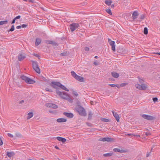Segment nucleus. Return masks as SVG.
Masks as SVG:
<instances>
[{"label":"nucleus","mask_w":160,"mask_h":160,"mask_svg":"<svg viewBox=\"0 0 160 160\" xmlns=\"http://www.w3.org/2000/svg\"><path fill=\"white\" fill-rule=\"evenodd\" d=\"M57 94L64 99L67 100L69 102H72V100L70 98L69 95L65 92H61L58 90H56Z\"/></svg>","instance_id":"obj_1"},{"label":"nucleus","mask_w":160,"mask_h":160,"mask_svg":"<svg viewBox=\"0 0 160 160\" xmlns=\"http://www.w3.org/2000/svg\"><path fill=\"white\" fill-rule=\"evenodd\" d=\"M51 85L53 88H57L58 87H60L62 89L67 91H69V90L64 85L60 83L57 82H52Z\"/></svg>","instance_id":"obj_2"},{"label":"nucleus","mask_w":160,"mask_h":160,"mask_svg":"<svg viewBox=\"0 0 160 160\" xmlns=\"http://www.w3.org/2000/svg\"><path fill=\"white\" fill-rule=\"evenodd\" d=\"M71 73L72 76L76 80L81 82H83L84 81V79L83 77L77 75L74 71H72Z\"/></svg>","instance_id":"obj_3"},{"label":"nucleus","mask_w":160,"mask_h":160,"mask_svg":"<svg viewBox=\"0 0 160 160\" xmlns=\"http://www.w3.org/2000/svg\"><path fill=\"white\" fill-rule=\"evenodd\" d=\"M21 78L22 79L24 80L25 82L27 83L32 84H33L35 82V81L33 80L32 79L24 75L21 76Z\"/></svg>","instance_id":"obj_4"},{"label":"nucleus","mask_w":160,"mask_h":160,"mask_svg":"<svg viewBox=\"0 0 160 160\" xmlns=\"http://www.w3.org/2000/svg\"><path fill=\"white\" fill-rule=\"evenodd\" d=\"M76 109L80 115L83 116H86V113L85 110L82 107L78 106L77 107Z\"/></svg>","instance_id":"obj_5"},{"label":"nucleus","mask_w":160,"mask_h":160,"mask_svg":"<svg viewBox=\"0 0 160 160\" xmlns=\"http://www.w3.org/2000/svg\"><path fill=\"white\" fill-rule=\"evenodd\" d=\"M32 65L33 69L38 73H40V70L38 67L37 62H36L32 61Z\"/></svg>","instance_id":"obj_6"},{"label":"nucleus","mask_w":160,"mask_h":160,"mask_svg":"<svg viewBox=\"0 0 160 160\" xmlns=\"http://www.w3.org/2000/svg\"><path fill=\"white\" fill-rule=\"evenodd\" d=\"M79 27V25L77 23H73L70 25V29L73 32Z\"/></svg>","instance_id":"obj_7"},{"label":"nucleus","mask_w":160,"mask_h":160,"mask_svg":"<svg viewBox=\"0 0 160 160\" xmlns=\"http://www.w3.org/2000/svg\"><path fill=\"white\" fill-rule=\"evenodd\" d=\"M135 87L137 88L142 90H145L147 88L146 86L144 84L140 85L138 84H137L135 85Z\"/></svg>","instance_id":"obj_8"},{"label":"nucleus","mask_w":160,"mask_h":160,"mask_svg":"<svg viewBox=\"0 0 160 160\" xmlns=\"http://www.w3.org/2000/svg\"><path fill=\"white\" fill-rule=\"evenodd\" d=\"M108 42L110 45L112 46V49L113 51H115V42L114 41L108 39Z\"/></svg>","instance_id":"obj_9"},{"label":"nucleus","mask_w":160,"mask_h":160,"mask_svg":"<svg viewBox=\"0 0 160 160\" xmlns=\"http://www.w3.org/2000/svg\"><path fill=\"white\" fill-rule=\"evenodd\" d=\"M142 117L148 120H152L154 119V118L152 116L148 115L143 114Z\"/></svg>","instance_id":"obj_10"},{"label":"nucleus","mask_w":160,"mask_h":160,"mask_svg":"<svg viewBox=\"0 0 160 160\" xmlns=\"http://www.w3.org/2000/svg\"><path fill=\"white\" fill-rule=\"evenodd\" d=\"M112 140V139L111 138L108 137L101 138L99 139V141L102 142L107 141L109 142L111 141Z\"/></svg>","instance_id":"obj_11"},{"label":"nucleus","mask_w":160,"mask_h":160,"mask_svg":"<svg viewBox=\"0 0 160 160\" xmlns=\"http://www.w3.org/2000/svg\"><path fill=\"white\" fill-rule=\"evenodd\" d=\"M139 14L138 11H134L132 13V17L133 19H136L138 16Z\"/></svg>","instance_id":"obj_12"},{"label":"nucleus","mask_w":160,"mask_h":160,"mask_svg":"<svg viewBox=\"0 0 160 160\" xmlns=\"http://www.w3.org/2000/svg\"><path fill=\"white\" fill-rule=\"evenodd\" d=\"M26 58L24 53L19 54L18 56V59L20 61L23 60Z\"/></svg>","instance_id":"obj_13"},{"label":"nucleus","mask_w":160,"mask_h":160,"mask_svg":"<svg viewBox=\"0 0 160 160\" xmlns=\"http://www.w3.org/2000/svg\"><path fill=\"white\" fill-rule=\"evenodd\" d=\"M112 112L113 116L116 118L117 121L118 122L120 119L119 115L116 112H115L113 111H112Z\"/></svg>","instance_id":"obj_14"},{"label":"nucleus","mask_w":160,"mask_h":160,"mask_svg":"<svg viewBox=\"0 0 160 160\" xmlns=\"http://www.w3.org/2000/svg\"><path fill=\"white\" fill-rule=\"evenodd\" d=\"M56 138L58 141L62 142L63 143H64L66 141V139L65 138L60 137H58Z\"/></svg>","instance_id":"obj_15"},{"label":"nucleus","mask_w":160,"mask_h":160,"mask_svg":"<svg viewBox=\"0 0 160 160\" xmlns=\"http://www.w3.org/2000/svg\"><path fill=\"white\" fill-rule=\"evenodd\" d=\"M64 114L69 118H72L73 117V115L72 113L64 112Z\"/></svg>","instance_id":"obj_16"},{"label":"nucleus","mask_w":160,"mask_h":160,"mask_svg":"<svg viewBox=\"0 0 160 160\" xmlns=\"http://www.w3.org/2000/svg\"><path fill=\"white\" fill-rule=\"evenodd\" d=\"M57 121L58 122H66L67 119L64 118H59L57 119Z\"/></svg>","instance_id":"obj_17"},{"label":"nucleus","mask_w":160,"mask_h":160,"mask_svg":"<svg viewBox=\"0 0 160 160\" xmlns=\"http://www.w3.org/2000/svg\"><path fill=\"white\" fill-rule=\"evenodd\" d=\"M111 74L112 76L114 78H118L119 76V75L118 73L115 72H112L111 73Z\"/></svg>","instance_id":"obj_18"},{"label":"nucleus","mask_w":160,"mask_h":160,"mask_svg":"<svg viewBox=\"0 0 160 160\" xmlns=\"http://www.w3.org/2000/svg\"><path fill=\"white\" fill-rule=\"evenodd\" d=\"M41 40L40 39L37 38L36 39L35 42V45L36 46L38 45L41 42Z\"/></svg>","instance_id":"obj_19"},{"label":"nucleus","mask_w":160,"mask_h":160,"mask_svg":"<svg viewBox=\"0 0 160 160\" xmlns=\"http://www.w3.org/2000/svg\"><path fill=\"white\" fill-rule=\"evenodd\" d=\"M7 155L9 157H11L14 156L15 153L13 152H7Z\"/></svg>","instance_id":"obj_20"},{"label":"nucleus","mask_w":160,"mask_h":160,"mask_svg":"<svg viewBox=\"0 0 160 160\" xmlns=\"http://www.w3.org/2000/svg\"><path fill=\"white\" fill-rule=\"evenodd\" d=\"M33 116V113L32 112H29L28 114V116L27 117V119H29L32 118Z\"/></svg>","instance_id":"obj_21"},{"label":"nucleus","mask_w":160,"mask_h":160,"mask_svg":"<svg viewBox=\"0 0 160 160\" xmlns=\"http://www.w3.org/2000/svg\"><path fill=\"white\" fill-rule=\"evenodd\" d=\"M113 151L116 152H123L124 151L123 150H120L118 148H115L113 149Z\"/></svg>","instance_id":"obj_22"},{"label":"nucleus","mask_w":160,"mask_h":160,"mask_svg":"<svg viewBox=\"0 0 160 160\" xmlns=\"http://www.w3.org/2000/svg\"><path fill=\"white\" fill-rule=\"evenodd\" d=\"M49 106L53 108H58V106L55 104L53 103H50Z\"/></svg>","instance_id":"obj_23"},{"label":"nucleus","mask_w":160,"mask_h":160,"mask_svg":"<svg viewBox=\"0 0 160 160\" xmlns=\"http://www.w3.org/2000/svg\"><path fill=\"white\" fill-rule=\"evenodd\" d=\"M112 2L111 0H106L105 3L108 6H109L111 5Z\"/></svg>","instance_id":"obj_24"},{"label":"nucleus","mask_w":160,"mask_h":160,"mask_svg":"<svg viewBox=\"0 0 160 160\" xmlns=\"http://www.w3.org/2000/svg\"><path fill=\"white\" fill-rule=\"evenodd\" d=\"M46 43L48 44H52L54 45L56 43L52 41H46Z\"/></svg>","instance_id":"obj_25"},{"label":"nucleus","mask_w":160,"mask_h":160,"mask_svg":"<svg viewBox=\"0 0 160 160\" xmlns=\"http://www.w3.org/2000/svg\"><path fill=\"white\" fill-rule=\"evenodd\" d=\"M7 22L8 21L7 20L1 21L0 22V25L7 24Z\"/></svg>","instance_id":"obj_26"},{"label":"nucleus","mask_w":160,"mask_h":160,"mask_svg":"<svg viewBox=\"0 0 160 160\" xmlns=\"http://www.w3.org/2000/svg\"><path fill=\"white\" fill-rule=\"evenodd\" d=\"M112 155V153H110L104 154L103 156L105 157H110Z\"/></svg>","instance_id":"obj_27"},{"label":"nucleus","mask_w":160,"mask_h":160,"mask_svg":"<svg viewBox=\"0 0 160 160\" xmlns=\"http://www.w3.org/2000/svg\"><path fill=\"white\" fill-rule=\"evenodd\" d=\"M143 33L145 34H147L148 33V30L147 28H145L144 29Z\"/></svg>","instance_id":"obj_28"},{"label":"nucleus","mask_w":160,"mask_h":160,"mask_svg":"<svg viewBox=\"0 0 160 160\" xmlns=\"http://www.w3.org/2000/svg\"><path fill=\"white\" fill-rule=\"evenodd\" d=\"M106 12L108 13L110 15H112V13L111 12V10L110 9H107L106 10Z\"/></svg>","instance_id":"obj_29"},{"label":"nucleus","mask_w":160,"mask_h":160,"mask_svg":"<svg viewBox=\"0 0 160 160\" xmlns=\"http://www.w3.org/2000/svg\"><path fill=\"white\" fill-rule=\"evenodd\" d=\"M14 26L13 25H12L11 28L9 29V31L12 32L14 30Z\"/></svg>","instance_id":"obj_30"},{"label":"nucleus","mask_w":160,"mask_h":160,"mask_svg":"<svg viewBox=\"0 0 160 160\" xmlns=\"http://www.w3.org/2000/svg\"><path fill=\"white\" fill-rule=\"evenodd\" d=\"M145 15L144 14H142L141 15L140 18L141 19H143L145 18Z\"/></svg>","instance_id":"obj_31"},{"label":"nucleus","mask_w":160,"mask_h":160,"mask_svg":"<svg viewBox=\"0 0 160 160\" xmlns=\"http://www.w3.org/2000/svg\"><path fill=\"white\" fill-rule=\"evenodd\" d=\"M7 135H8V137H9L10 138H13V136L12 134L11 133H8L7 134Z\"/></svg>","instance_id":"obj_32"},{"label":"nucleus","mask_w":160,"mask_h":160,"mask_svg":"<svg viewBox=\"0 0 160 160\" xmlns=\"http://www.w3.org/2000/svg\"><path fill=\"white\" fill-rule=\"evenodd\" d=\"M152 99H153V101L154 102H157L158 100V98H153Z\"/></svg>","instance_id":"obj_33"},{"label":"nucleus","mask_w":160,"mask_h":160,"mask_svg":"<svg viewBox=\"0 0 160 160\" xmlns=\"http://www.w3.org/2000/svg\"><path fill=\"white\" fill-rule=\"evenodd\" d=\"M102 120L105 122H108L109 121V120L106 118H102Z\"/></svg>","instance_id":"obj_34"},{"label":"nucleus","mask_w":160,"mask_h":160,"mask_svg":"<svg viewBox=\"0 0 160 160\" xmlns=\"http://www.w3.org/2000/svg\"><path fill=\"white\" fill-rule=\"evenodd\" d=\"M73 94L76 96H77L78 95V93L76 91H73Z\"/></svg>","instance_id":"obj_35"},{"label":"nucleus","mask_w":160,"mask_h":160,"mask_svg":"<svg viewBox=\"0 0 160 160\" xmlns=\"http://www.w3.org/2000/svg\"><path fill=\"white\" fill-rule=\"evenodd\" d=\"M84 50L86 51H88L89 50V49L88 47H85L84 48Z\"/></svg>","instance_id":"obj_36"},{"label":"nucleus","mask_w":160,"mask_h":160,"mask_svg":"<svg viewBox=\"0 0 160 160\" xmlns=\"http://www.w3.org/2000/svg\"><path fill=\"white\" fill-rule=\"evenodd\" d=\"M21 18V16L20 15H18L17 17H16L14 19L16 20L17 19H20Z\"/></svg>","instance_id":"obj_37"},{"label":"nucleus","mask_w":160,"mask_h":160,"mask_svg":"<svg viewBox=\"0 0 160 160\" xmlns=\"http://www.w3.org/2000/svg\"><path fill=\"white\" fill-rule=\"evenodd\" d=\"M46 91H49V92H52V90L51 89H50L49 88H46Z\"/></svg>","instance_id":"obj_38"},{"label":"nucleus","mask_w":160,"mask_h":160,"mask_svg":"<svg viewBox=\"0 0 160 160\" xmlns=\"http://www.w3.org/2000/svg\"><path fill=\"white\" fill-rule=\"evenodd\" d=\"M139 79V81L140 82V83H142L143 82V80L142 79L138 78Z\"/></svg>","instance_id":"obj_39"},{"label":"nucleus","mask_w":160,"mask_h":160,"mask_svg":"<svg viewBox=\"0 0 160 160\" xmlns=\"http://www.w3.org/2000/svg\"><path fill=\"white\" fill-rule=\"evenodd\" d=\"M27 26V25H26V24H23L21 26V27H22V28H26Z\"/></svg>","instance_id":"obj_40"},{"label":"nucleus","mask_w":160,"mask_h":160,"mask_svg":"<svg viewBox=\"0 0 160 160\" xmlns=\"http://www.w3.org/2000/svg\"><path fill=\"white\" fill-rule=\"evenodd\" d=\"M109 85L111 86L112 87H115V86H116V84H109Z\"/></svg>","instance_id":"obj_41"},{"label":"nucleus","mask_w":160,"mask_h":160,"mask_svg":"<svg viewBox=\"0 0 160 160\" xmlns=\"http://www.w3.org/2000/svg\"><path fill=\"white\" fill-rule=\"evenodd\" d=\"M126 84L125 83H122L121 84L120 86L121 87H124V86Z\"/></svg>","instance_id":"obj_42"},{"label":"nucleus","mask_w":160,"mask_h":160,"mask_svg":"<svg viewBox=\"0 0 160 160\" xmlns=\"http://www.w3.org/2000/svg\"><path fill=\"white\" fill-rule=\"evenodd\" d=\"M92 115V113L91 112H89V117L90 118V117H91Z\"/></svg>","instance_id":"obj_43"},{"label":"nucleus","mask_w":160,"mask_h":160,"mask_svg":"<svg viewBox=\"0 0 160 160\" xmlns=\"http://www.w3.org/2000/svg\"><path fill=\"white\" fill-rule=\"evenodd\" d=\"M21 27V26H17V27H16V28L17 29H19Z\"/></svg>","instance_id":"obj_44"},{"label":"nucleus","mask_w":160,"mask_h":160,"mask_svg":"<svg viewBox=\"0 0 160 160\" xmlns=\"http://www.w3.org/2000/svg\"><path fill=\"white\" fill-rule=\"evenodd\" d=\"M28 1L29 2H31L32 3H33V2H34V0H28Z\"/></svg>","instance_id":"obj_45"},{"label":"nucleus","mask_w":160,"mask_h":160,"mask_svg":"<svg viewBox=\"0 0 160 160\" xmlns=\"http://www.w3.org/2000/svg\"><path fill=\"white\" fill-rule=\"evenodd\" d=\"M15 20L14 19L12 22V23L13 24V23H15Z\"/></svg>","instance_id":"obj_46"},{"label":"nucleus","mask_w":160,"mask_h":160,"mask_svg":"<svg viewBox=\"0 0 160 160\" xmlns=\"http://www.w3.org/2000/svg\"><path fill=\"white\" fill-rule=\"evenodd\" d=\"M34 56H36V57H39V56L38 54H34Z\"/></svg>","instance_id":"obj_47"},{"label":"nucleus","mask_w":160,"mask_h":160,"mask_svg":"<svg viewBox=\"0 0 160 160\" xmlns=\"http://www.w3.org/2000/svg\"><path fill=\"white\" fill-rule=\"evenodd\" d=\"M116 86L117 87V88H119L120 87V86H119V85L118 84H116V86Z\"/></svg>","instance_id":"obj_48"},{"label":"nucleus","mask_w":160,"mask_h":160,"mask_svg":"<svg viewBox=\"0 0 160 160\" xmlns=\"http://www.w3.org/2000/svg\"><path fill=\"white\" fill-rule=\"evenodd\" d=\"M94 64L96 65H98V63L96 62H94Z\"/></svg>","instance_id":"obj_49"},{"label":"nucleus","mask_w":160,"mask_h":160,"mask_svg":"<svg viewBox=\"0 0 160 160\" xmlns=\"http://www.w3.org/2000/svg\"><path fill=\"white\" fill-rule=\"evenodd\" d=\"M24 102V100H22L19 103H22Z\"/></svg>","instance_id":"obj_50"},{"label":"nucleus","mask_w":160,"mask_h":160,"mask_svg":"<svg viewBox=\"0 0 160 160\" xmlns=\"http://www.w3.org/2000/svg\"><path fill=\"white\" fill-rule=\"evenodd\" d=\"M145 134L147 136H148V135H149V133H148V132H146L145 133Z\"/></svg>","instance_id":"obj_51"},{"label":"nucleus","mask_w":160,"mask_h":160,"mask_svg":"<svg viewBox=\"0 0 160 160\" xmlns=\"http://www.w3.org/2000/svg\"><path fill=\"white\" fill-rule=\"evenodd\" d=\"M62 56H64L65 55V53H61V54Z\"/></svg>","instance_id":"obj_52"},{"label":"nucleus","mask_w":160,"mask_h":160,"mask_svg":"<svg viewBox=\"0 0 160 160\" xmlns=\"http://www.w3.org/2000/svg\"><path fill=\"white\" fill-rule=\"evenodd\" d=\"M55 148L56 149H59V148L58 147V146H55Z\"/></svg>","instance_id":"obj_53"},{"label":"nucleus","mask_w":160,"mask_h":160,"mask_svg":"<svg viewBox=\"0 0 160 160\" xmlns=\"http://www.w3.org/2000/svg\"><path fill=\"white\" fill-rule=\"evenodd\" d=\"M150 155V154L149 153H147V155H146V156L147 157H148Z\"/></svg>","instance_id":"obj_54"},{"label":"nucleus","mask_w":160,"mask_h":160,"mask_svg":"<svg viewBox=\"0 0 160 160\" xmlns=\"http://www.w3.org/2000/svg\"><path fill=\"white\" fill-rule=\"evenodd\" d=\"M136 135L134 134H132V136H136Z\"/></svg>","instance_id":"obj_55"},{"label":"nucleus","mask_w":160,"mask_h":160,"mask_svg":"<svg viewBox=\"0 0 160 160\" xmlns=\"http://www.w3.org/2000/svg\"><path fill=\"white\" fill-rule=\"evenodd\" d=\"M136 136L140 137V135H136Z\"/></svg>","instance_id":"obj_56"},{"label":"nucleus","mask_w":160,"mask_h":160,"mask_svg":"<svg viewBox=\"0 0 160 160\" xmlns=\"http://www.w3.org/2000/svg\"><path fill=\"white\" fill-rule=\"evenodd\" d=\"M114 7V5L113 4H112V5H111V7L112 8H113Z\"/></svg>","instance_id":"obj_57"},{"label":"nucleus","mask_w":160,"mask_h":160,"mask_svg":"<svg viewBox=\"0 0 160 160\" xmlns=\"http://www.w3.org/2000/svg\"><path fill=\"white\" fill-rule=\"evenodd\" d=\"M95 58H98V56H95Z\"/></svg>","instance_id":"obj_58"},{"label":"nucleus","mask_w":160,"mask_h":160,"mask_svg":"<svg viewBox=\"0 0 160 160\" xmlns=\"http://www.w3.org/2000/svg\"><path fill=\"white\" fill-rule=\"evenodd\" d=\"M128 135L129 136L132 135V134H128Z\"/></svg>","instance_id":"obj_59"},{"label":"nucleus","mask_w":160,"mask_h":160,"mask_svg":"<svg viewBox=\"0 0 160 160\" xmlns=\"http://www.w3.org/2000/svg\"><path fill=\"white\" fill-rule=\"evenodd\" d=\"M157 54H158V55H160V52H159V53H157Z\"/></svg>","instance_id":"obj_60"}]
</instances>
